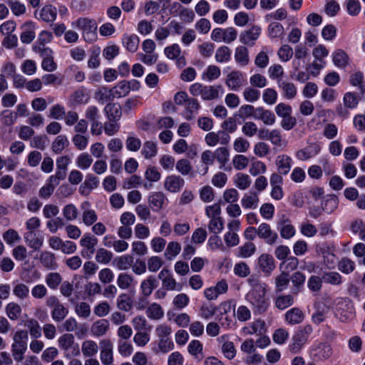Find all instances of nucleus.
Returning <instances> with one entry per match:
<instances>
[{"label":"nucleus","instance_id":"nucleus-10","mask_svg":"<svg viewBox=\"0 0 365 365\" xmlns=\"http://www.w3.org/2000/svg\"><path fill=\"white\" fill-rule=\"evenodd\" d=\"M58 343L62 350L65 351L72 350V356H77L80 353L78 345L75 343L74 337L72 334H65L62 335L58 339Z\"/></svg>","mask_w":365,"mask_h":365},{"label":"nucleus","instance_id":"nucleus-11","mask_svg":"<svg viewBox=\"0 0 365 365\" xmlns=\"http://www.w3.org/2000/svg\"><path fill=\"white\" fill-rule=\"evenodd\" d=\"M98 239L91 234H85L80 240V245L83 247L82 255L88 258L95 252Z\"/></svg>","mask_w":365,"mask_h":365},{"label":"nucleus","instance_id":"nucleus-36","mask_svg":"<svg viewBox=\"0 0 365 365\" xmlns=\"http://www.w3.org/2000/svg\"><path fill=\"white\" fill-rule=\"evenodd\" d=\"M339 205V199L334 195H328L322 202V207L327 213L333 212Z\"/></svg>","mask_w":365,"mask_h":365},{"label":"nucleus","instance_id":"nucleus-53","mask_svg":"<svg viewBox=\"0 0 365 365\" xmlns=\"http://www.w3.org/2000/svg\"><path fill=\"white\" fill-rule=\"evenodd\" d=\"M231 50L226 46L219 47L215 53V60L218 63H225L230 61Z\"/></svg>","mask_w":365,"mask_h":365},{"label":"nucleus","instance_id":"nucleus-60","mask_svg":"<svg viewBox=\"0 0 365 365\" xmlns=\"http://www.w3.org/2000/svg\"><path fill=\"white\" fill-rule=\"evenodd\" d=\"M180 250L181 246L178 242H170L167 246L165 256L168 260H171L180 252Z\"/></svg>","mask_w":365,"mask_h":365},{"label":"nucleus","instance_id":"nucleus-50","mask_svg":"<svg viewBox=\"0 0 365 365\" xmlns=\"http://www.w3.org/2000/svg\"><path fill=\"white\" fill-rule=\"evenodd\" d=\"M113 258V253L105 248H99L96 250L95 259L97 262L108 264Z\"/></svg>","mask_w":365,"mask_h":365},{"label":"nucleus","instance_id":"nucleus-18","mask_svg":"<svg viewBox=\"0 0 365 365\" xmlns=\"http://www.w3.org/2000/svg\"><path fill=\"white\" fill-rule=\"evenodd\" d=\"M225 83L232 91H238L243 85V75L240 71H232L226 78Z\"/></svg>","mask_w":365,"mask_h":365},{"label":"nucleus","instance_id":"nucleus-21","mask_svg":"<svg viewBox=\"0 0 365 365\" xmlns=\"http://www.w3.org/2000/svg\"><path fill=\"white\" fill-rule=\"evenodd\" d=\"M110 327L109 322L107 319H99L95 322L91 326V333L96 336H102L105 335Z\"/></svg>","mask_w":365,"mask_h":365},{"label":"nucleus","instance_id":"nucleus-23","mask_svg":"<svg viewBox=\"0 0 365 365\" xmlns=\"http://www.w3.org/2000/svg\"><path fill=\"white\" fill-rule=\"evenodd\" d=\"M157 286V280L154 276H149L140 284V290L144 297H148Z\"/></svg>","mask_w":365,"mask_h":365},{"label":"nucleus","instance_id":"nucleus-14","mask_svg":"<svg viewBox=\"0 0 365 365\" xmlns=\"http://www.w3.org/2000/svg\"><path fill=\"white\" fill-rule=\"evenodd\" d=\"M312 351L314 357L319 361L327 360L333 354L331 346L327 342L319 343Z\"/></svg>","mask_w":365,"mask_h":365},{"label":"nucleus","instance_id":"nucleus-35","mask_svg":"<svg viewBox=\"0 0 365 365\" xmlns=\"http://www.w3.org/2000/svg\"><path fill=\"white\" fill-rule=\"evenodd\" d=\"M188 352L192 355L197 360H201L204 358L203 354V345L198 340H192L188 344Z\"/></svg>","mask_w":365,"mask_h":365},{"label":"nucleus","instance_id":"nucleus-5","mask_svg":"<svg viewBox=\"0 0 365 365\" xmlns=\"http://www.w3.org/2000/svg\"><path fill=\"white\" fill-rule=\"evenodd\" d=\"M33 49L38 53L43 58L41 62L42 68L47 72H53L57 69V65L51 56L52 51L44 46H34Z\"/></svg>","mask_w":365,"mask_h":365},{"label":"nucleus","instance_id":"nucleus-13","mask_svg":"<svg viewBox=\"0 0 365 365\" xmlns=\"http://www.w3.org/2000/svg\"><path fill=\"white\" fill-rule=\"evenodd\" d=\"M165 54L170 59H175L178 66L182 68L186 65L185 58L181 55V49L178 44L175 43L166 47Z\"/></svg>","mask_w":365,"mask_h":365},{"label":"nucleus","instance_id":"nucleus-54","mask_svg":"<svg viewBox=\"0 0 365 365\" xmlns=\"http://www.w3.org/2000/svg\"><path fill=\"white\" fill-rule=\"evenodd\" d=\"M45 282L49 288L56 289L62 282V277L58 272H51L46 276Z\"/></svg>","mask_w":365,"mask_h":365},{"label":"nucleus","instance_id":"nucleus-37","mask_svg":"<svg viewBox=\"0 0 365 365\" xmlns=\"http://www.w3.org/2000/svg\"><path fill=\"white\" fill-rule=\"evenodd\" d=\"M220 86H204L201 98L205 101H211L219 97Z\"/></svg>","mask_w":365,"mask_h":365},{"label":"nucleus","instance_id":"nucleus-17","mask_svg":"<svg viewBox=\"0 0 365 365\" xmlns=\"http://www.w3.org/2000/svg\"><path fill=\"white\" fill-rule=\"evenodd\" d=\"M261 33V28L258 26H253L249 30L245 31L240 36V41L243 44L253 45L259 38Z\"/></svg>","mask_w":365,"mask_h":365},{"label":"nucleus","instance_id":"nucleus-56","mask_svg":"<svg viewBox=\"0 0 365 365\" xmlns=\"http://www.w3.org/2000/svg\"><path fill=\"white\" fill-rule=\"evenodd\" d=\"M114 262L119 270H126L132 266L133 257L130 255H122L115 258Z\"/></svg>","mask_w":365,"mask_h":365},{"label":"nucleus","instance_id":"nucleus-19","mask_svg":"<svg viewBox=\"0 0 365 365\" xmlns=\"http://www.w3.org/2000/svg\"><path fill=\"white\" fill-rule=\"evenodd\" d=\"M277 85L285 98L293 99L297 96V90L293 83L287 81H279Z\"/></svg>","mask_w":365,"mask_h":365},{"label":"nucleus","instance_id":"nucleus-8","mask_svg":"<svg viewBox=\"0 0 365 365\" xmlns=\"http://www.w3.org/2000/svg\"><path fill=\"white\" fill-rule=\"evenodd\" d=\"M230 140V135L224 130H219L217 133L210 132L205 138L207 145L211 147L215 146L217 143L224 145H227Z\"/></svg>","mask_w":365,"mask_h":365},{"label":"nucleus","instance_id":"nucleus-62","mask_svg":"<svg viewBox=\"0 0 365 365\" xmlns=\"http://www.w3.org/2000/svg\"><path fill=\"white\" fill-rule=\"evenodd\" d=\"M76 314L81 318L87 319L91 314L90 305L85 302L77 303L75 307Z\"/></svg>","mask_w":365,"mask_h":365},{"label":"nucleus","instance_id":"nucleus-45","mask_svg":"<svg viewBox=\"0 0 365 365\" xmlns=\"http://www.w3.org/2000/svg\"><path fill=\"white\" fill-rule=\"evenodd\" d=\"M235 61L241 66H246L249 63L248 49L242 46H238L235 52Z\"/></svg>","mask_w":365,"mask_h":365},{"label":"nucleus","instance_id":"nucleus-2","mask_svg":"<svg viewBox=\"0 0 365 365\" xmlns=\"http://www.w3.org/2000/svg\"><path fill=\"white\" fill-rule=\"evenodd\" d=\"M29 334L26 330L19 329L14 332L11 346V355L16 363L22 361L28 349Z\"/></svg>","mask_w":365,"mask_h":365},{"label":"nucleus","instance_id":"nucleus-25","mask_svg":"<svg viewBox=\"0 0 365 365\" xmlns=\"http://www.w3.org/2000/svg\"><path fill=\"white\" fill-rule=\"evenodd\" d=\"M20 39L24 43H30L35 38V26L31 22L24 24Z\"/></svg>","mask_w":365,"mask_h":365},{"label":"nucleus","instance_id":"nucleus-47","mask_svg":"<svg viewBox=\"0 0 365 365\" xmlns=\"http://www.w3.org/2000/svg\"><path fill=\"white\" fill-rule=\"evenodd\" d=\"M57 11L56 7L46 5L41 11V18L46 22H52L56 19Z\"/></svg>","mask_w":365,"mask_h":365},{"label":"nucleus","instance_id":"nucleus-55","mask_svg":"<svg viewBox=\"0 0 365 365\" xmlns=\"http://www.w3.org/2000/svg\"><path fill=\"white\" fill-rule=\"evenodd\" d=\"M132 324L136 331H150L151 329L150 327L148 326V322L143 316L138 315L132 319Z\"/></svg>","mask_w":365,"mask_h":365},{"label":"nucleus","instance_id":"nucleus-16","mask_svg":"<svg viewBox=\"0 0 365 365\" xmlns=\"http://www.w3.org/2000/svg\"><path fill=\"white\" fill-rule=\"evenodd\" d=\"M101 345V360L105 365H110L113 361V344L108 339H103L100 341Z\"/></svg>","mask_w":365,"mask_h":365},{"label":"nucleus","instance_id":"nucleus-51","mask_svg":"<svg viewBox=\"0 0 365 365\" xmlns=\"http://www.w3.org/2000/svg\"><path fill=\"white\" fill-rule=\"evenodd\" d=\"M289 281V274L283 271L275 278L276 292H281L284 290L288 287Z\"/></svg>","mask_w":365,"mask_h":365},{"label":"nucleus","instance_id":"nucleus-26","mask_svg":"<svg viewBox=\"0 0 365 365\" xmlns=\"http://www.w3.org/2000/svg\"><path fill=\"white\" fill-rule=\"evenodd\" d=\"M303 319L304 314L302 311L297 307L288 310L285 314V320L289 324H299Z\"/></svg>","mask_w":365,"mask_h":365},{"label":"nucleus","instance_id":"nucleus-7","mask_svg":"<svg viewBox=\"0 0 365 365\" xmlns=\"http://www.w3.org/2000/svg\"><path fill=\"white\" fill-rule=\"evenodd\" d=\"M158 278L162 282L163 287L166 290H180L181 286L173 278L170 271L163 268L158 274Z\"/></svg>","mask_w":365,"mask_h":365},{"label":"nucleus","instance_id":"nucleus-46","mask_svg":"<svg viewBox=\"0 0 365 365\" xmlns=\"http://www.w3.org/2000/svg\"><path fill=\"white\" fill-rule=\"evenodd\" d=\"M200 108V106L197 100L190 98L185 103L186 118L187 120L192 119Z\"/></svg>","mask_w":365,"mask_h":365},{"label":"nucleus","instance_id":"nucleus-22","mask_svg":"<svg viewBox=\"0 0 365 365\" xmlns=\"http://www.w3.org/2000/svg\"><path fill=\"white\" fill-rule=\"evenodd\" d=\"M108 120H119L122 116V109L119 103H108L104 108Z\"/></svg>","mask_w":365,"mask_h":365},{"label":"nucleus","instance_id":"nucleus-1","mask_svg":"<svg viewBox=\"0 0 365 365\" xmlns=\"http://www.w3.org/2000/svg\"><path fill=\"white\" fill-rule=\"evenodd\" d=\"M251 289L246 295V299L251 305L255 314H262L267 312L269 306V298L267 297V285L257 277L251 276L248 279Z\"/></svg>","mask_w":365,"mask_h":365},{"label":"nucleus","instance_id":"nucleus-29","mask_svg":"<svg viewBox=\"0 0 365 365\" xmlns=\"http://www.w3.org/2000/svg\"><path fill=\"white\" fill-rule=\"evenodd\" d=\"M259 266L264 273L267 274L274 269V259L272 256L267 254L262 255L258 259Z\"/></svg>","mask_w":365,"mask_h":365},{"label":"nucleus","instance_id":"nucleus-33","mask_svg":"<svg viewBox=\"0 0 365 365\" xmlns=\"http://www.w3.org/2000/svg\"><path fill=\"white\" fill-rule=\"evenodd\" d=\"M320 150V147L317 145H312L304 149L297 152L296 156L300 160H307L314 155H317Z\"/></svg>","mask_w":365,"mask_h":365},{"label":"nucleus","instance_id":"nucleus-20","mask_svg":"<svg viewBox=\"0 0 365 365\" xmlns=\"http://www.w3.org/2000/svg\"><path fill=\"white\" fill-rule=\"evenodd\" d=\"M292 159L287 155H279L277 157L275 164L279 174L287 175L291 169Z\"/></svg>","mask_w":365,"mask_h":365},{"label":"nucleus","instance_id":"nucleus-59","mask_svg":"<svg viewBox=\"0 0 365 365\" xmlns=\"http://www.w3.org/2000/svg\"><path fill=\"white\" fill-rule=\"evenodd\" d=\"M294 303V298L291 294L280 295L275 299V306L279 309H284Z\"/></svg>","mask_w":365,"mask_h":365},{"label":"nucleus","instance_id":"nucleus-34","mask_svg":"<svg viewBox=\"0 0 365 365\" xmlns=\"http://www.w3.org/2000/svg\"><path fill=\"white\" fill-rule=\"evenodd\" d=\"M140 39L135 34L124 35L123 38V43L126 49L132 53L135 52L139 46Z\"/></svg>","mask_w":365,"mask_h":365},{"label":"nucleus","instance_id":"nucleus-64","mask_svg":"<svg viewBox=\"0 0 365 365\" xmlns=\"http://www.w3.org/2000/svg\"><path fill=\"white\" fill-rule=\"evenodd\" d=\"M133 341L138 346H145L150 341L149 331H136L133 336Z\"/></svg>","mask_w":365,"mask_h":365},{"label":"nucleus","instance_id":"nucleus-4","mask_svg":"<svg viewBox=\"0 0 365 365\" xmlns=\"http://www.w3.org/2000/svg\"><path fill=\"white\" fill-rule=\"evenodd\" d=\"M312 331V327L309 324L299 327L292 337V341L289 345V349L293 353L299 352L307 343L308 338Z\"/></svg>","mask_w":365,"mask_h":365},{"label":"nucleus","instance_id":"nucleus-40","mask_svg":"<svg viewBox=\"0 0 365 365\" xmlns=\"http://www.w3.org/2000/svg\"><path fill=\"white\" fill-rule=\"evenodd\" d=\"M214 153V157L220 164V168H224L229 160V150L225 147L217 148Z\"/></svg>","mask_w":365,"mask_h":365},{"label":"nucleus","instance_id":"nucleus-30","mask_svg":"<svg viewBox=\"0 0 365 365\" xmlns=\"http://www.w3.org/2000/svg\"><path fill=\"white\" fill-rule=\"evenodd\" d=\"M259 202V197L257 192H250L244 195L241 200L242 205L247 209L257 208Z\"/></svg>","mask_w":365,"mask_h":365},{"label":"nucleus","instance_id":"nucleus-6","mask_svg":"<svg viewBox=\"0 0 365 365\" xmlns=\"http://www.w3.org/2000/svg\"><path fill=\"white\" fill-rule=\"evenodd\" d=\"M237 31L233 27L226 29H214L211 34V38L216 42L223 41L226 43H230L236 40Z\"/></svg>","mask_w":365,"mask_h":365},{"label":"nucleus","instance_id":"nucleus-31","mask_svg":"<svg viewBox=\"0 0 365 365\" xmlns=\"http://www.w3.org/2000/svg\"><path fill=\"white\" fill-rule=\"evenodd\" d=\"M24 239L28 245L34 250H38L43 245V238L38 236L34 231L26 232Z\"/></svg>","mask_w":365,"mask_h":365},{"label":"nucleus","instance_id":"nucleus-43","mask_svg":"<svg viewBox=\"0 0 365 365\" xmlns=\"http://www.w3.org/2000/svg\"><path fill=\"white\" fill-rule=\"evenodd\" d=\"M68 314V309L62 303L53 308L51 312L53 320L56 322H62Z\"/></svg>","mask_w":365,"mask_h":365},{"label":"nucleus","instance_id":"nucleus-32","mask_svg":"<svg viewBox=\"0 0 365 365\" xmlns=\"http://www.w3.org/2000/svg\"><path fill=\"white\" fill-rule=\"evenodd\" d=\"M134 277L130 274L123 272L117 278V285L121 289H129L134 284Z\"/></svg>","mask_w":365,"mask_h":365},{"label":"nucleus","instance_id":"nucleus-9","mask_svg":"<svg viewBox=\"0 0 365 365\" xmlns=\"http://www.w3.org/2000/svg\"><path fill=\"white\" fill-rule=\"evenodd\" d=\"M257 236L269 245H274L278 239V235L274 232L267 223H261L257 227Z\"/></svg>","mask_w":365,"mask_h":365},{"label":"nucleus","instance_id":"nucleus-49","mask_svg":"<svg viewBox=\"0 0 365 365\" xmlns=\"http://www.w3.org/2000/svg\"><path fill=\"white\" fill-rule=\"evenodd\" d=\"M29 287L22 282L14 284L13 287V294L21 300L27 299L29 296Z\"/></svg>","mask_w":365,"mask_h":365},{"label":"nucleus","instance_id":"nucleus-48","mask_svg":"<svg viewBox=\"0 0 365 365\" xmlns=\"http://www.w3.org/2000/svg\"><path fill=\"white\" fill-rule=\"evenodd\" d=\"M82 352L86 357H91L96 355L98 351V346L96 342L92 340H86L82 344Z\"/></svg>","mask_w":365,"mask_h":365},{"label":"nucleus","instance_id":"nucleus-24","mask_svg":"<svg viewBox=\"0 0 365 365\" xmlns=\"http://www.w3.org/2000/svg\"><path fill=\"white\" fill-rule=\"evenodd\" d=\"M89 98L88 94L83 89H79L73 93L69 98V103L71 106H77L87 103Z\"/></svg>","mask_w":365,"mask_h":365},{"label":"nucleus","instance_id":"nucleus-39","mask_svg":"<svg viewBox=\"0 0 365 365\" xmlns=\"http://www.w3.org/2000/svg\"><path fill=\"white\" fill-rule=\"evenodd\" d=\"M6 314L9 319L12 321L17 320L21 314V307L16 302L9 303L5 308Z\"/></svg>","mask_w":365,"mask_h":365},{"label":"nucleus","instance_id":"nucleus-58","mask_svg":"<svg viewBox=\"0 0 365 365\" xmlns=\"http://www.w3.org/2000/svg\"><path fill=\"white\" fill-rule=\"evenodd\" d=\"M112 89L115 98H121L127 96L129 93V86L127 85V81L119 82Z\"/></svg>","mask_w":365,"mask_h":365},{"label":"nucleus","instance_id":"nucleus-15","mask_svg":"<svg viewBox=\"0 0 365 365\" xmlns=\"http://www.w3.org/2000/svg\"><path fill=\"white\" fill-rule=\"evenodd\" d=\"M185 181L179 175H168L164 182V188L170 192H178L184 186Z\"/></svg>","mask_w":365,"mask_h":365},{"label":"nucleus","instance_id":"nucleus-63","mask_svg":"<svg viewBox=\"0 0 365 365\" xmlns=\"http://www.w3.org/2000/svg\"><path fill=\"white\" fill-rule=\"evenodd\" d=\"M242 96L246 101L253 103L259 100L260 91L253 87H247L244 90Z\"/></svg>","mask_w":365,"mask_h":365},{"label":"nucleus","instance_id":"nucleus-61","mask_svg":"<svg viewBox=\"0 0 365 365\" xmlns=\"http://www.w3.org/2000/svg\"><path fill=\"white\" fill-rule=\"evenodd\" d=\"M96 100L102 104L112 101L115 98L112 89H108L106 88H102L98 92L96 93Z\"/></svg>","mask_w":365,"mask_h":365},{"label":"nucleus","instance_id":"nucleus-52","mask_svg":"<svg viewBox=\"0 0 365 365\" xmlns=\"http://www.w3.org/2000/svg\"><path fill=\"white\" fill-rule=\"evenodd\" d=\"M68 145V140L66 135H58L52 143V150L56 153H61Z\"/></svg>","mask_w":365,"mask_h":365},{"label":"nucleus","instance_id":"nucleus-27","mask_svg":"<svg viewBox=\"0 0 365 365\" xmlns=\"http://www.w3.org/2000/svg\"><path fill=\"white\" fill-rule=\"evenodd\" d=\"M165 201V196L161 192H155L152 193L148 199L150 206L154 211H159L163 208Z\"/></svg>","mask_w":365,"mask_h":365},{"label":"nucleus","instance_id":"nucleus-41","mask_svg":"<svg viewBox=\"0 0 365 365\" xmlns=\"http://www.w3.org/2000/svg\"><path fill=\"white\" fill-rule=\"evenodd\" d=\"M146 315L150 319L158 320L163 317L164 312L160 304L153 303L148 307Z\"/></svg>","mask_w":365,"mask_h":365},{"label":"nucleus","instance_id":"nucleus-57","mask_svg":"<svg viewBox=\"0 0 365 365\" xmlns=\"http://www.w3.org/2000/svg\"><path fill=\"white\" fill-rule=\"evenodd\" d=\"M118 351L123 356H129L133 351V346L129 340H118Z\"/></svg>","mask_w":365,"mask_h":365},{"label":"nucleus","instance_id":"nucleus-44","mask_svg":"<svg viewBox=\"0 0 365 365\" xmlns=\"http://www.w3.org/2000/svg\"><path fill=\"white\" fill-rule=\"evenodd\" d=\"M349 57L341 49L335 51L332 54V61L335 66L340 68L345 67L348 63Z\"/></svg>","mask_w":365,"mask_h":365},{"label":"nucleus","instance_id":"nucleus-3","mask_svg":"<svg viewBox=\"0 0 365 365\" xmlns=\"http://www.w3.org/2000/svg\"><path fill=\"white\" fill-rule=\"evenodd\" d=\"M71 26L82 32V37L88 43H93L98 38V24L95 19L81 17L71 23Z\"/></svg>","mask_w":365,"mask_h":365},{"label":"nucleus","instance_id":"nucleus-38","mask_svg":"<svg viewBox=\"0 0 365 365\" xmlns=\"http://www.w3.org/2000/svg\"><path fill=\"white\" fill-rule=\"evenodd\" d=\"M116 306L119 310L129 312L133 308L131 298L125 293L120 294L117 298Z\"/></svg>","mask_w":365,"mask_h":365},{"label":"nucleus","instance_id":"nucleus-42","mask_svg":"<svg viewBox=\"0 0 365 365\" xmlns=\"http://www.w3.org/2000/svg\"><path fill=\"white\" fill-rule=\"evenodd\" d=\"M235 186L240 190H246L251 185L250 177L245 173H238L234 179Z\"/></svg>","mask_w":365,"mask_h":365},{"label":"nucleus","instance_id":"nucleus-28","mask_svg":"<svg viewBox=\"0 0 365 365\" xmlns=\"http://www.w3.org/2000/svg\"><path fill=\"white\" fill-rule=\"evenodd\" d=\"M39 261L47 269H55L57 267L55 255L51 252H42L39 256Z\"/></svg>","mask_w":365,"mask_h":365},{"label":"nucleus","instance_id":"nucleus-12","mask_svg":"<svg viewBox=\"0 0 365 365\" xmlns=\"http://www.w3.org/2000/svg\"><path fill=\"white\" fill-rule=\"evenodd\" d=\"M277 228L279 231L280 236L284 239L289 240L295 235L294 227L290 220L284 217L277 222Z\"/></svg>","mask_w":365,"mask_h":365}]
</instances>
